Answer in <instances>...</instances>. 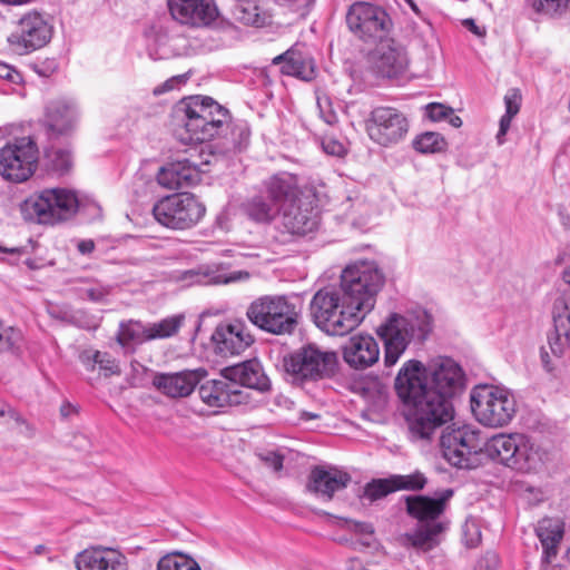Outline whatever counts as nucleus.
<instances>
[{
	"label": "nucleus",
	"instance_id": "1",
	"mask_svg": "<svg viewBox=\"0 0 570 570\" xmlns=\"http://www.w3.org/2000/svg\"><path fill=\"white\" fill-rule=\"evenodd\" d=\"M464 374L449 357H439L423 365L410 360L395 377V391L413 410L407 417L410 438L429 441L435 432L453 419L452 399L461 392Z\"/></svg>",
	"mask_w": 570,
	"mask_h": 570
},
{
	"label": "nucleus",
	"instance_id": "2",
	"mask_svg": "<svg viewBox=\"0 0 570 570\" xmlns=\"http://www.w3.org/2000/svg\"><path fill=\"white\" fill-rule=\"evenodd\" d=\"M338 286L318 289L309 303L315 325L333 336H343L355 330L366 314Z\"/></svg>",
	"mask_w": 570,
	"mask_h": 570
},
{
	"label": "nucleus",
	"instance_id": "3",
	"mask_svg": "<svg viewBox=\"0 0 570 570\" xmlns=\"http://www.w3.org/2000/svg\"><path fill=\"white\" fill-rule=\"evenodd\" d=\"M183 124L175 129V137L184 145L213 139L227 125L228 110L210 97H195L184 109Z\"/></svg>",
	"mask_w": 570,
	"mask_h": 570
},
{
	"label": "nucleus",
	"instance_id": "4",
	"mask_svg": "<svg viewBox=\"0 0 570 570\" xmlns=\"http://www.w3.org/2000/svg\"><path fill=\"white\" fill-rule=\"evenodd\" d=\"M481 433L469 424L446 426L440 436L443 458L459 469H475L483 464L488 454Z\"/></svg>",
	"mask_w": 570,
	"mask_h": 570
},
{
	"label": "nucleus",
	"instance_id": "5",
	"mask_svg": "<svg viewBox=\"0 0 570 570\" xmlns=\"http://www.w3.org/2000/svg\"><path fill=\"white\" fill-rule=\"evenodd\" d=\"M430 332L429 323L413 315L392 313L377 327L384 344V366L393 367L414 340L424 341Z\"/></svg>",
	"mask_w": 570,
	"mask_h": 570
},
{
	"label": "nucleus",
	"instance_id": "6",
	"mask_svg": "<svg viewBox=\"0 0 570 570\" xmlns=\"http://www.w3.org/2000/svg\"><path fill=\"white\" fill-rule=\"evenodd\" d=\"M79 208V200L72 190L48 188L28 197L21 205L26 220L55 225L70 219Z\"/></svg>",
	"mask_w": 570,
	"mask_h": 570
},
{
	"label": "nucleus",
	"instance_id": "7",
	"mask_svg": "<svg viewBox=\"0 0 570 570\" xmlns=\"http://www.w3.org/2000/svg\"><path fill=\"white\" fill-rule=\"evenodd\" d=\"M246 316L253 325L264 332L287 335L296 330L299 312L284 295H264L248 305Z\"/></svg>",
	"mask_w": 570,
	"mask_h": 570
},
{
	"label": "nucleus",
	"instance_id": "8",
	"mask_svg": "<svg viewBox=\"0 0 570 570\" xmlns=\"http://www.w3.org/2000/svg\"><path fill=\"white\" fill-rule=\"evenodd\" d=\"M384 282L385 276L376 262L361 259L343 269L338 287L367 314L373 309L375 297Z\"/></svg>",
	"mask_w": 570,
	"mask_h": 570
},
{
	"label": "nucleus",
	"instance_id": "9",
	"mask_svg": "<svg viewBox=\"0 0 570 570\" xmlns=\"http://www.w3.org/2000/svg\"><path fill=\"white\" fill-rule=\"evenodd\" d=\"M488 458L518 472L537 471L542 463L541 453L522 434H497L485 442Z\"/></svg>",
	"mask_w": 570,
	"mask_h": 570
},
{
	"label": "nucleus",
	"instance_id": "10",
	"mask_svg": "<svg viewBox=\"0 0 570 570\" xmlns=\"http://www.w3.org/2000/svg\"><path fill=\"white\" fill-rule=\"evenodd\" d=\"M337 355L315 345L303 346L284 357V368L293 384L302 385L334 374Z\"/></svg>",
	"mask_w": 570,
	"mask_h": 570
},
{
	"label": "nucleus",
	"instance_id": "11",
	"mask_svg": "<svg viewBox=\"0 0 570 570\" xmlns=\"http://www.w3.org/2000/svg\"><path fill=\"white\" fill-rule=\"evenodd\" d=\"M470 400L473 415L485 426H505L515 414V400L505 389L492 385L476 386L472 390Z\"/></svg>",
	"mask_w": 570,
	"mask_h": 570
},
{
	"label": "nucleus",
	"instance_id": "12",
	"mask_svg": "<svg viewBox=\"0 0 570 570\" xmlns=\"http://www.w3.org/2000/svg\"><path fill=\"white\" fill-rule=\"evenodd\" d=\"M39 149L31 137L16 138L0 149V175L9 181H27L37 170Z\"/></svg>",
	"mask_w": 570,
	"mask_h": 570
},
{
	"label": "nucleus",
	"instance_id": "13",
	"mask_svg": "<svg viewBox=\"0 0 570 570\" xmlns=\"http://www.w3.org/2000/svg\"><path fill=\"white\" fill-rule=\"evenodd\" d=\"M205 206L193 195L180 193L164 197L154 205L155 219L171 229H188L205 215Z\"/></svg>",
	"mask_w": 570,
	"mask_h": 570
},
{
	"label": "nucleus",
	"instance_id": "14",
	"mask_svg": "<svg viewBox=\"0 0 570 570\" xmlns=\"http://www.w3.org/2000/svg\"><path fill=\"white\" fill-rule=\"evenodd\" d=\"M409 131L405 115L393 107H376L372 110L367 132L376 144L389 147L403 140Z\"/></svg>",
	"mask_w": 570,
	"mask_h": 570
},
{
	"label": "nucleus",
	"instance_id": "15",
	"mask_svg": "<svg viewBox=\"0 0 570 570\" xmlns=\"http://www.w3.org/2000/svg\"><path fill=\"white\" fill-rule=\"evenodd\" d=\"M346 23L361 39H381L389 31L391 19L381 7L360 1L350 7Z\"/></svg>",
	"mask_w": 570,
	"mask_h": 570
},
{
	"label": "nucleus",
	"instance_id": "16",
	"mask_svg": "<svg viewBox=\"0 0 570 570\" xmlns=\"http://www.w3.org/2000/svg\"><path fill=\"white\" fill-rule=\"evenodd\" d=\"M52 37V26L38 11L26 12L16 23L8 41L23 52L45 47Z\"/></svg>",
	"mask_w": 570,
	"mask_h": 570
},
{
	"label": "nucleus",
	"instance_id": "17",
	"mask_svg": "<svg viewBox=\"0 0 570 570\" xmlns=\"http://www.w3.org/2000/svg\"><path fill=\"white\" fill-rule=\"evenodd\" d=\"M370 68L376 75L395 79L402 77L409 68V57L405 48L392 40L381 41L368 55Z\"/></svg>",
	"mask_w": 570,
	"mask_h": 570
},
{
	"label": "nucleus",
	"instance_id": "18",
	"mask_svg": "<svg viewBox=\"0 0 570 570\" xmlns=\"http://www.w3.org/2000/svg\"><path fill=\"white\" fill-rule=\"evenodd\" d=\"M80 118L77 102L70 98H57L46 106L43 125L50 138L71 135Z\"/></svg>",
	"mask_w": 570,
	"mask_h": 570
},
{
	"label": "nucleus",
	"instance_id": "19",
	"mask_svg": "<svg viewBox=\"0 0 570 570\" xmlns=\"http://www.w3.org/2000/svg\"><path fill=\"white\" fill-rule=\"evenodd\" d=\"M351 481V475L336 466L316 465L308 474L306 491L322 500L331 501L334 494L346 489Z\"/></svg>",
	"mask_w": 570,
	"mask_h": 570
},
{
	"label": "nucleus",
	"instance_id": "20",
	"mask_svg": "<svg viewBox=\"0 0 570 570\" xmlns=\"http://www.w3.org/2000/svg\"><path fill=\"white\" fill-rule=\"evenodd\" d=\"M200 400L210 407H224L247 403L248 393L220 373L219 379L208 380L198 389Z\"/></svg>",
	"mask_w": 570,
	"mask_h": 570
},
{
	"label": "nucleus",
	"instance_id": "21",
	"mask_svg": "<svg viewBox=\"0 0 570 570\" xmlns=\"http://www.w3.org/2000/svg\"><path fill=\"white\" fill-rule=\"evenodd\" d=\"M281 224L292 235L304 236L318 226V212L307 198H298L281 209Z\"/></svg>",
	"mask_w": 570,
	"mask_h": 570
},
{
	"label": "nucleus",
	"instance_id": "22",
	"mask_svg": "<svg viewBox=\"0 0 570 570\" xmlns=\"http://www.w3.org/2000/svg\"><path fill=\"white\" fill-rule=\"evenodd\" d=\"M77 570H128V559L119 549L89 546L75 556Z\"/></svg>",
	"mask_w": 570,
	"mask_h": 570
},
{
	"label": "nucleus",
	"instance_id": "23",
	"mask_svg": "<svg viewBox=\"0 0 570 570\" xmlns=\"http://www.w3.org/2000/svg\"><path fill=\"white\" fill-rule=\"evenodd\" d=\"M551 316L552 328L548 332V345L551 354L561 358L570 351V311L566 294L553 301Z\"/></svg>",
	"mask_w": 570,
	"mask_h": 570
},
{
	"label": "nucleus",
	"instance_id": "24",
	"mask_svg": "<svg viewBox=\"0 0 570 570\" xmlns=\"http://www.w3.org/2000/svg\"><path fill=\"white\" fill-rule=\"evenodd\" d=\"M212 340L216 352L222 356L239 355L254 343V336L247 325L239 320L219 324Z\"/></svg>",
	"mask_w": 570,
	"mask_h": 570
},
{
	"label": "nucleus",
	"instance_id": "25",
	"mask_svg": "<svg viewBox=\"0 0 570 570\" xmlns=\"http://www.w3.org/2000/svg\"><path fill=\"white\" fill-rule=\"evenodd\" d=\"M205 375L204 370L157 373L153 377V385L168 397H186L191 394Z\"/></svg>",
	"mask_w": 570,
	"mask_h": 570
},
{
	"label": "nucleus",
	"instance_id": "26",
	"mask_svg": "<svg viewBox=\"0 0 570 570\" xmlns=\"http://www.w3.org/2000/svg\"><path fill=\"white\" fill-rule=\"evenodd\" d=\"M174 19L184 24L206 26L217 16L213 0H168Z\"/></svg>",
	"mask_w": 570,
	"mask_h": 570
},
{
	"label": "nucleus",
	"instance_id": "27",
	"mask_svg": "<svg viewBox=\"0 0 570 570\" xmlns=\"http://www.w3.org/2000/svg\"><path fill=\"white\" fill-rule=\"evenodd\" d=\"M222 374L235 382L239 389L248 387L259 392H266L271 389V381L261 362L256 358L224 367Z\"/></svg>",
	"mask_w": 570,
	"mask_h": 570
},
{
	"label": "nucleus",
	"instance_id": "28",
	"mask_svg": "<svg viewBox=\"0 0 570 570\" xmlns=\"http://www.w3.org/2000/svg\"><path fill=\"white\" fill-rule=\"evenodd\" d=\"M202 169L188 158L176 160L163 167L157 180L168 189H183L196 185L200 180Z\"/></svg>",
	"mask_w": 570,
	"mask_h": 570
},
{
	"label": "nucleus",
	"instance_id": "29",
	"mask_svg": "<svg viewBox=\"0 0 570 570\" xmlns=\"http://www.w3.org/2000/svg\"><path fill=\"white\" fill-rule=\"evenodd\" d=\"M452 494V490H446L438 499L426 495H409L405 498L406 512L410 517L419 520L421 524L441 522L439 518L445 511L446 502Z\"/></svg>",
	"mask_w": 570,
	"mask_h": 570
},
{
	"label": "nucleus",
	"instance_id": "30",
	"mask_svg": "<svg viewBox=\"0 0 570 570\" xmlns=\"http://www.w3.org/2000/svg\"><path fill=\"white\" fill-rule=\"evenodd\" d=\"M177 282H181L184 285L190 286L196 284H229L238 281H244L249 278V273L244 271H238L230 273L229 275H224L220 273L219 267L215 265H203L198 268L187 269L179 272L175 275Z\"/></svg>",
	"mask_w": 570,
	"mask_h": 570
},
{
	"label": "nucleus",
	"instance_id": "31",
	"mask_svg": "<svg viewBox=\"0 0 570 570\" xmlns=\"http://www.w3.org/2000/svg\"><path fill=\"white\" fill-rule=\"evenodd\" d=\"M343 356L352 367L366 368L379 361L380 346L371 335H355L345 345Z\"/></svg>",
	"mask_w": 570,
	"mask_h": 570
},
{
	"label": "nucleus",
	"instance_id": "32",
	"mask_svg": "<svg viewBox=\"0 0 570 570\" xmlns=\"http://www.w3.org/2000/svg\"><path fill=\"white\" fill-rule=\"evenodd\" d=\"M264 186L269 200L281 209L291 202H295L299 198L297 196V178L289 173L284 171L272 176L265 181Z\"/></svg>",
	"mask_w": 570,
	"mask_h": 570
},
{
	"label": "nucleus",
	"instance_id": "33",
	"mask_svg": "<svg viewBox=\"0 0 570 570\" xmlns=\"http://www.w3.org/2000/svg\"><path fill=\"white\" fill-rule=\"evenodd\" d=\"M273 65L281 66V72L308 81L315 77L314 62L295 48H291L273 59Z\"/></svg>",
	"mask_w": 570,
	"mask_h": 570
},
{
	"label": "nucleus",
	"instance_id": "34",
	"mask_svg": "<svg viewBox=\"0 0 570 570\" xmlns=\"http://www.w3.org/2000/svg\"><path fill=\"white\" fill-rule=\"evenodd\" d=\"M271 0H237L233 14L234 18L247 26L261 28L272 22V13L268 10Z\"/></svg>",
	"mask_w": 570,
	"mask_h": 570
},
{
	"label": "nucleus",
	"instance_id": "35",
	"mask_svg": "<svg viewBox=\"0 0 570 570\" xmlns=\"http://www.w3.org/2000/svg\"><path fill=\"white\" fill-rule=\"evenodd\" d=\"M535 532L543 548L544 560L550 562L557 556L558 546L563 538V522L559 519L544 518L539 521Z\"/></svg>",
	"mask_w": 570,
	"mask_h": 570
},
{
	"label": "nucleus",
	"instance_id": "36",
	"mask_svg": "<svg viewBox=\"0 0 570 570\" xmlns=\"http://www.w3.org/2000/svg\"><path fill=\"white\" fill-rule=\"evenodd\" d=\"M243 209L249 219L259 224L272 223L281 213V208L263 195H256L246 200Z\"/></svg>",
	"mask_w": 570,
	"mask_h": 570
},
{
	"label": "nucleus",
	"instance_id": "37",
	"mask_svg": "<svg viewBox=\"0 0 570 570\" xmlns=\"http://www.w3.org/2000/svg\"><path fill=\"white\" fill-rule=\"evenodd\" d=\"M445 528V522L421 524L413 533H407L406 539L413 547L426 551L439 543L438 537Z\"/></svg>",
	"mask_w": 570,
	"mask_h": 570
},
{
	"label": "nucleus",
	"instance_id": "38",
	"mask_svg": "<svg viewBox=\"0 0 570 570\" xmlns=\"http://www.w3.org/2000/svg\"><path fill=\"white\" fill-rule=\"evenodd\" d=\"M116 340L122 347L151 341L148 337V325L137 321L120 323Z\"/></svg>",
	"mask_w": 570,
	"mask_h": 570
},
{
	"label": "nucleus",
	"instance_id": "39",
	"mask_svg": "<svg viewBox=\"0 0 570 570\" xmlns=\"http://www.w3.org/2000/svg\"><path fill=\"white\" fill-rule=\"evenodd\" d=\"M185 322L184 314L171 315L158 322L148 323V337L164 340L176 335Z\"/></svg>",
	"mask_w": 570,
	"mask_h": 570
},
{
	"label": "nucleus",
	"instance_id": "40",
	"mask_svg": "<svg viewBox=\"0 0 570 570\" xmlns=\"http://www.w3.org/2000/svg\"><path fill=\"white\" fill-rule=\"evenodd\" d=\"M157 570H200V567L191 557L171 552L159 559Z\"/></svg>",
	"mask_w": 570,
	"mask_h": 570
},
{
	"label": "nucleus",
	"instance_id": "41",
	"mask_svg": "<svg viewBox=\"0 0 570 570\" xmlns=\"http://www.w3.org/2000/svg\"><path fill=\"white\" fill-rule=\"evenodd\" d=\"M393 492H395V489L392 476L385 479H373L365 484L361 498L374 502Z\"/></svg>",
	"mask_w": 570,
	"mask_h": 570
},
{
	"label": "nucleus",
	"instance_id": "42",
	"mask_svg": "<svg viewBox=\"0 0 570 570\" xmlns=\"http://www.w3.org/2000/svg\"><path fill=\"white\" fill-rule=\"evenodd\" d=\"M445 145L444 138L440 134L432 131L424 132L413 140V148L421 154L442 151Z\"/></svg>",
	"mask_w": 570,
	"mask_h": 570
},
{
	"label": "nucleus",
	"instance_id": "43",
	"mask_svg": "<svg viewBox=\"0 0 570 570\" xmlns=\"http://www.w3.org/2000/svg\"><path fill=\"white\" fill-rule=\"evenodd\" d=\"M391 476L395 491H420L428 482L425 475L419 471L411 474H393Z\"/></svg>",
	"mask_w": 570,
	"mask_h": 570
},
{
	"label": "nucleus",
	"instance_id": "44",
	"mask_svg": "<svg viewBox=\"0 0 570 570\" xmlns=\"http://www.w3.org/2000/svg\"><path fill=\"white\" fill-rule=\"evenodd\" d=\"M569 3L570 0H533L532 8L539 14L560 18L567 12Z\"/></svg>",
	"mask_w": 570,
	"mask_h": 570
},
{
	"label": "nucleus",
	"instance_id": "45",
	"mask_svg": "<svg viewBox=\"0 0 570 570\" xmlns=\"http://www.w3.org/2000/svg\"><path fill=\"white\" fill-rule=\"evenodd\" d=\"M463 538L466 547H476L481 541V530L475 520H466L463 524Z\"/></svg>",
	"mask_w": 570,
	"mask_h": 570
},
{
	"label": "nucleus",
	"instance_id": "46",
	"mask_svg": "<svg viewBox=\"0 0 570 570\" xmlns=\"http://www.w3.org/2000/svg\"><path fill=\"white\" fill-rule=\"evenodd\" d=\"M97 366L105 377L120 374L118 363L108 353L99 352Z\"/></svg>",
	"mask_w": 570,
	"mask_h": 570
},
{
	"label": "nucleus",
	"instance_id": "47",
	"mask_svg": "<svg viewBox=\"0 0 570 570\" xmlns=\"http://www.w3.org/2000/svg\"><path fill=\"white\" fill-rule=\"evenodd\" d=\"M256 456L265 466L278 472L283 469L284 456L275 451H261L256 453Z\"/></svg>",
	"mask_w": 570,
	"mask_h": 570
},
{
	"label": "nucleus",
	"instance_id": "48",
	"mask_svg": "<svg viewBox=\"0 0 570 570\" xmlns=\"http://www.w3.org/2000/svg\"><path fill=\"white\" fill-rule=\"evenodd\" d=\"M52 166L60 174L67 173L72 165V157L68 150L58 149L53 153Z\"/></svg>",
	"mask_w": 570,
	"mask_h": 570
},
{
	"label": "nucleus",
	"instance_id": "49",
	"mask_svg": "<svg viewBox=\"0 0 570 570\" xmlns=\"http://www.w3.org/2000/svg\"><path fill=\"white\" fill-rule=\"evenodd\" d=\"M233 149L242 150L248 145L250 131L246 125H236L232 130Z\"/></svg>",
	"mask_w": 570,
	"mask_h": 570
},
{
	"label": "nucleus",
	"instance_id": "50",
	"mask_svg": "<svg viewBox=\"0 0 570 570\" xmlns=\"http://www.w3.org/2000/svg\"><path fill=\"white\" fill-rule=\"evenodd\" d=\"M188 78H189V73L174 76V77L167 79L163 85L156 87L154 89V94L156 96H158V95H161L164 92H167V91H170L174 89H179L181 86H184L187 82Z\"/></svg>",
	"mask_w": 570,
	"mask_h": 570
},
{
	"label": "nucleus",
	"instance_id": "51",
	"mask_svg": "<svg viewBox=\"0 0 570 570\" xmlns=\"http://www.w3.org/2000/svg\"><path fill=\"white\" fill-rule=\"evenodd\" d=\"M505 114L515 116L520 110L521 95L518 89H510L504 96Z\"/></svg>",
	"mask_w": 570,
	"mask_h": 570
},
{
	"label": "nucleus",
	"instance_id": "52",
	"mask_svg": "<svg viewBox=\"0 0 570 570\" xmlns=\"http://www.w3.org/2000/svg\"><path fill=\"white\" fill-rule=\"evenodd\" d=\"M451 109L452 108L442 104L432 102L426 106V114L433 121H440L448 118V115L451 114Z\"/></svg>",
	"mask_w": 570,
	"mask_h": 570
},
{
	"label": "nucleus",
	"instance_id": "53",
	"mask_svg": "<svg viewBox=\"0 0 570 570\" xmlns=\"http://www.w3.org/2000/svg\"><path fill=\"white\" fill-rule=\"evenodd\" d=\"M498 567V554L494 552H488L478 561L475 570H495Z\"/></svg>",
	"mask_w": 570,
	"mask_h": 570
},
{
	"label": "nucleus",
	"instance_id": "54",
	"mask_svg": "<svg viewBox=\"0 0 570 570\" xmlns=\"http://www.w3.org/2000/svg\"><path fill=\"white\" fill-rule=\"evenodd\" d=\"M99 357V351H83L79 355V360L87 371H95Z\"/></svg>",
	"mask_w": 570,
	"mask_h": 570
},
{
	"label": "nucleus",
	"instance_id": "55",
	"mask_svg": "<svg viewBox=\"0 0 570 570\" xmlns=\"http://www.w3.org/2000/svg\"><path fill=\"white\" fill-rule=\"evenodd\" d=\"M0 78L8 80L12 83H18L21 81L20 72L16 70L12 66L3 62L0 63Z\"/></svg>",
	"mask_w": 570,
	"mask_h": 570
},
{
	"label": "nucleus",
	"instance_id": "56",
	"mask_svg": "<svg viewBox=\"0 0 570 570\" xmlns=\"http://www.w3.org/2000/svg\"><path fill=\"white\" fill-rule=\"evenodd\" d=\"M323 149L326 154L333 156H343L345 154V147L343 144L335 139H325L323 141Z\"/></svg>",
	"mask_w": 570,
	"mask_h": 570
},
{
	"label": "nucleus",
	"instance_id": "57",
	"mask_svg": "<svg viewBox=\"0 0 570 570\" xmlns=\"http://www.w3.org/2000/svg\"><path fill=\"white\" fill-rule=\"evenodd\" d=\"M347 529L358 534L372 535L374 528L371 523L358 522V521H346Z\"/></svg>",
	"mask_w": 570,
	"mask_h": 570
},
{
	"label": "nucleus",
	"instance_id": "58",
	"mask_svg": "<svg viewBox=\"0 0 570 570\" xmlns=\"http://www.w3.org/2000/svg\"><path fill=\"white\" fill-rule=\"evenodd\" d=\"M512 118L513 116H509L507 114H504L501 119H500V127H499V131L497 134V140H498V144L499 145H502L503 144V137L505 136V134L508 132L509 128H510V125H511V121H512Z\"/></svg>",
	"mask_w": 570,
	"mask_h": 570
},
{
	"label": "nucleus",
	"instance_id": "59",
	"mask_svg": "<svg viewBox=\"0 0 570 570\" xmlns=\"http://www.w3.org/2000/svg\"><path fill=\"white\" fill-rule=\"evenodd\" d=\"M7 415L12 419L17 424L19 425H24L27 431L30 433V434H33L35 430L27 422L26 419L22 417V415L17 411L14 410L13 407H8V412H7Z\"/></svg>",
	"mask_w": 570,
	"mask_h": 570
},
{
	"label": "nucleus",
	"instance_id": "60",
	"mask_svg": "<svg viewBox=\"0 0 570 570\" xmlns=\"http://www.w3.org/2000/svg\"><path fill=\"white\" fill-rule=\"evenodd\" d=\"M541 362L547 372L552 373L556 370L554 362L543 347L541 348Z\"/></svg>",
	"mask_w": 570,
	"mask_h": 570
},
{
	"label": "nucleus",
	"instance_id": "61",
	"mask_svg": "<svg viewBox=\"0 0 570 570\" xmlns=\"http://www.w3.org/2000/svg\"><path fill=\"white\" fill-rule=\"evenodd\" d=\"M108 294V291L105 288H89L87 289V296L95 302L101 301L106 295Z\"/></svg>",
	"mask_w": 570,
	"mask_h": 570
},
{
	"label": "nucleus",
	"instance_id": "62",
	"mask_svg": "<svg viewBox=\"0 0 570 570\" xmlns=\"http://www.w3.org/2000/svg\"><path fill=\"white\" fill-rule=\"evenodd\" d=\"M95 249V243L91 239H85L78 243V250L86 255L92 253Z\"/></svg>",
	"mask_w": 570,
	"mask_h": 570
},
{
	"label": "nucleus",
	"instance_id": "63",
	"mask_svg": "<svg viewBox=\"0 0 570 570\" xmlns=\"http://www.w3.org/2000/svg\"><path fill=\"white\" fill-rule=\"evenodd\" d=\"M446 119L449 120V124L454 128H459L462 126V119L459 116L454 115L453 109H451V114L448 115Z\"/></svg>",
	"mask_w": 570,
	"mask_h": 570
},
{
	"label": "nucleus",
	"instance_id": "64",
	"mask_svg": "<svg viewBox=\"0 0 570 570\" xmlns=\"http://www.w3.org/2000/svg\"><path fill=\"white\" fill-rule=\"evenodd\" d=\"M32 0H0L1 3L8 6H23L30 3Z\"/></svg>",
	"mask_w": 570,
	"mask_h": 570
}]
</instances>
